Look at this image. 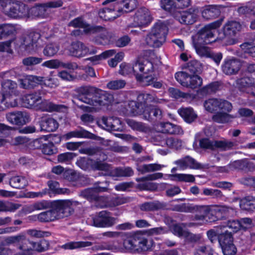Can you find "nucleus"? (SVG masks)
I'll return each mask as SVG.
<instances>
[{"label": "nucleus", "instance_id": "53", "mask_svg": "<svg viewBox=\"0 0 255 255\" xmlns=\"http://www.w3.org/2000/svg\"><path fill=\"white\" fill-rule=\"evenodd\" d=\"M6 244L9 245L13 244H26L27 240L23 234H20L16 236H10L6 238L4 240Z\"/></svg>", "mask_w": 255, "mask_h": 255}, {"label": "nucleus", "instance_id": "49", "mask_svg": "<svg viewBox=\"0 0 255 255\" xmlns=\"http://www.w3.org/2000/svg\"><path fill=\"white\" fill-rule=\"evenodd\" d=\"M92 243L89 241H78L68 242L62 246L65 250H73L78 248L90 247Z\"/></svg>", "mask_w": 255, "mask_h": 255}, {"label": "nucleus", "instance_id": "17", "mask_svg": "<svg viewBox=\"0 0 255 255\" xmlns=\"http://www.w3.org/2000/svg\"><path fill=\"white\" fill-rule=\"evenodd\" d=\"M241 63L237 58H226L222 65L223 72L228 75H235L238 73L241 68Z\"/></svg>", "mask_w": 255, "mask_h": 255}, {"label": "nucleus", "instance_id": "10", "mask_svg": "<svg viewBox=\"0 0 255 255\" xmlns=\"http://www.w3.org/2000/svg\"><path fill=\"white\" fill-rule=\"evenodd\" d=\"M197 12L196 8L191 7L185 10H178L174 14V17L181 24L191 25L197 20Z\"/></svg>", "mask_w": 255, "mask_h": 255}, {"label": "nucleus", "instance_id": "42", "mask_svg": "<svg viewBox=\"0 0 255 255\" xmlns=\"http://www.w3.org/2000/svg\"><path fill=\"white\" fill-rule=\"evenodd\" d=\"M209 208L207 206L194 205L193 204L192 213H196L194 219L197 221L206 220V215L208 213Z\"/></svg>", "mask_w": 255, "mask_h": 255}, {"label": "nucleus", "instance_id": "7", "mask_svg": "<svg viewBox=\"0 0 255 255\" xmlns=\"http://www.w3.org/2000/svg\"><path fill=\"white\" fill-rule=\"evenodd\" d=\"M116 218L112 217L110 212L103 210L99 212L92 218L93 225L98 228H109L115 223Z\"/></svg>", "mask_w": 255, "mask_h": 255}, {"label": "nucleus", "instance_id": "16", "mask_svg": "<svg viewBox=\"0 0 255 255\" xmlns=\"http://www.w3.org/2000/svg\"><path fill=\"white\" fill-rule=\"evenodd\" d=\"M133 74L137 75L148 74L153 70L152 62L142 58H137L133 64Z\"/></svg>", "mask_w": 255, "mask_h": 255}, {"label": "nucleus", "instance_id": "32", "mask_svg": "<svg viewBox=\"0 0 255 255\" xmlns=\"http://www.w3.org/2000/svg\"><path fill=\"white\" fill-rule=\"evenodd\" d=\"M16 32L15 27L10 24H0V39L11 38V42Z\"/></svg>", "mask_w": 255, "mask_h": 255}, {"label": "nucleus", "instance_id": "38", "mask_svg": "<svg viewBox=\"0 0 255 255\" xmlns=\"http://www.w3.org/2000/svg\"><path fill=\"white\" fill-rule=\"evenodd\" d=\"M65 178L75 187H80L86 184V183L84 182L86 178L75 172H72L68 175H66Z\"/></svg>", "mask_w": 255, "mask_h": 255}, {"label": "nucleus", "instance_id": "2", "mask_svg": "<svg viewBox=\"0 0 255 255\" xmlns=\"http://www.w3.org/2000/svg\"><path fill=\"white\" fill-rule=\"evenodd\" d=\"M4 14L13 19L26 16L27 5L20 0H0Z\"/></svg>", "mask_w": 255, "mask_h": 255}, {"label": "nucleus", "instance_id": "40", "mask_svg": "<svg viewBox=\"0 0 255 255\" xmlns=\"http://www.w3.org/2000/svg\"><path fill=\"white\" fill-rule=\"evenodd\" d=\"M164 206L163 203L158 201H154L144 202L140 205L139 208L142 211L151 212L163 209Z\"/></svg>", "mask_w": 255, "mask_h": 255}, {"label": "nucleus", "instance_id": "33", "mask_svg": "<svg viewBox=\"0 0 255 255\" xmlns=\"http://www.w3.org/2000/svg\"><path fill=\"white\" fill-rule=\"evenodd\" d=\"M96 88L92 86L81 87L79 89V99L88 104V99L92 100L93 98L94 94H95Z\"/></svg>", "mask_w": 255, "mask_h": 255}, {"label": "nucleus", "instance_id": "14", "mask_svg": "<svg viewBox=\"0 0 255 255\" xmlns=\"http://www.w3.org/2000/svg\"><path fill=\"white\" fill-rule=\"evenodd\" d=\"M40 34L37 32H30L23 39L21 47L28 53L35 52L38 47L37 42L40 38Z\"/></svg>", "mask_w": 255, "mask_h": 255}, {"label": "nucleus", "instance_id": "28", "mask_svg": "<svg viewBox=\"0 0 255 255\" xmlns=\"http://www.w3.org/2000/svg\"><path fill=\"white\" fill-rule=\"evenodd\" d=\"M47 184L48 188H47V195L50 197L52 195L59 194H68L70 192L69 189L66 188H60V184L58 182L53 180H49L47 181Z\"/></svg>", "mask_w": 255, "mask_h": 255}, {"label": "nucleus", "instance_id": "3", "mask_svg": "<svg viewBox=\"0 0 255 255\" xmlns=\"http://www.w3.org/2000/svg\"><path fill=\"white\" fill-rule=\"evenodd\" d=\"M168 32L167 26L163 22H157L148 34L146 41L153 47H159L165 42Z\"/></svg>", "mask_w": 255, "mask_h": 255}, {"label": "nucleus", "instance_id": "44", "mask_svg": "<svg viewBox=\"0 0 255 255\" xmlns=\"http://www.w3.org/2000/svg\"><path fill=\"white\" fill-rule=\"evenodd\" d=\"M1 87L2 92L10 98L11 95L14 93L17 87V84L12 80L6 79L2 82Z\"/></svg>", "mask_w": 255, "mask_h": 255}, {"label": "nucleus", "instance_id": "48", "mask_svg": "<svg viewBox=\"0 0 255 255\" xmlns=\"http://www.w3.org/2000/svg\"><path fill=\"white\" fill-rule=\"evenodd\" d=\"M220 99L211 98L206 100L204 106L206 111L213 113L219 111Z\"/></svg>", "mask_w": 255, "mask_h": 255}, {"label": "nucleus", "instance_id": "13", "mask_svg": "<svg viewBox=\"0 0 255 255\" xmlns=\"http://www.w3.org/2000/svg\"><path fill=\"white\" fill-rule=\"evenodd\" d=\"M237 85L240 92L250 94L252 97L255 98V92L253 91L255 82L254 78L252 76L247 75L238 79Z\"/></svg>", "mask_w": 255, "mask_h": 255}, {"label": "nucleus", "instance_id": "12", "mask_svg": "<svg viewBox=\"0 0 255 255\" xmlns=\"http://www.w3.org/2000/svg\"><path fill=\"white\" fill-rule=\"evenodd\" d=\"M6 119L9 123L18 126H23L30 121L29 114L22 111L8 113L6 114Z\"/></svg>", "mask_w": 255, "mask_h": 255}, {"label": "nucleus", "instance_id": "6", "mask_svg": "<svg viewBox=\"0 0 255 255\" xmlns=\"http://www.w3.org/2000/svg\"><path fill=\"white\" fill-rule=\"evenodd\" d=\"M28 234L31 237L41 238L44 237H48L50 234L48 232L38 231L36 230H29ZM27 243L31 245L33 250L39 252H44L48 250L49 244L48 242L44 239H40L38 241H30L27 240Z\"/></svg>", "mask_w": 255, "mask_h": 255}, {"label": "nucleus", "instance_id": "45", "mask_svg": "<svg viewBox=\"0 0 255 255\" xmlns=\"http://www.w3.org/2000/svg\"><path fill=\"white\" fill-rule=\"evenodd\" d=\"M232 242H234L233 233L231 232H229L228 230L223 229L218 236V243L220 247Z\"/></svg>", "mask_w": 255, "mask_h": 255}, {"label": "nucleus", "instance_id": "61", "mask_svg": "<svg viewBox=\"0 0 255 255\" xmlns=\"http://www.w3.org/2000/svg\"><path fill=\"white\" fill-rule=\"evenodd\" d=\"M93 160L86 157H80L78 159L76 164L83 170H87L91 168Z\"/></svg>", "mask_w": 255, "mask_h": 255}, {"label": "nucleus", "instance_id": "29", "mask_svg": "<svg viewBox=\"0 0 255 255\" xmlns=\"http://www.w3.org/2000/svg\"><path fill=\"white\" fill-rule=\"evenodd\" d=\"M203 68V65L199 61L191 60L183 66L182 71L200 75L202 72Z\"/></svg>", "mask_w": 255, "mask_h": 255}, {"label": "nucleus", "instance_id": "64", "mask_svg": "<svg viewBox=\"0 0 255 255\" xmlns=\"http://www.w3.org/2000/svg\"><path fill=\"white\" fill-rule=\"evenodd\" d=\"M244 52L251 56L255 57V44L253 42H245L241 45Z\"/></svg>", "mask_w": 255, "mask_h": 255}, {"label": "nucleus", "instance_id": "47", "mask_svg": "<svg viewBox=\"0 0 255 255\" xmlns=\"http://www.w3.org/2000/svg\"><path fill=\"white\" fill-rule=\"evenodd\" d=\"M9 184L12 188L20 189L24 188L27 183L24 177L15 176L10 178Z\"/></svg>", "mask_w": 255, "mask_h": 255}, {"label": "nucleus", "instance_id": "25", "mask_svg": "<svg viewBox=\"0 0 255 255\" xmlns=\"http://www.w3.org/2000/svg\"><path fill=\"white\" fill-rule=\"evenodd\" d=\"M37 106L41 111L48 112H64L67 109V107L64 105L56 104L46 100H41Z\"/></svg>", "mask_w": 255, "mask_h": 255}, {"label": "nucleus", "instance_id": "4", "mask_svg": "<svg viewBox=\"0 0 255 255\" xmlns=\"http://www.w3.org/2000/svg\"><path fill=\"white\" fill-rule=\"evenodd\" d=\"M174 78L182 86L191 89L199 88L203 83V79L200 75L182 71L176 72Z\"/></svg>", "mask_w": 255, "mask_h": 255}, {"label": "nucleus", "instance_id": "59", "mask_svg": "<svg viewBox=\"0 0 255 255\" xmlns=\"http://www.w3.org/2000/svg\"><path fill=\"white\" fill-rule=\"evenodd\" d=\"M216 141H212L206 137L202 138L199 140V146L202 149L214 150L218 148L216 145Z\"/></svg>", "mask_w": 255, "mask_h": 255}, {"label": "nucleus", "instance_id": "56", "mask_svg": "<svg viewBox=\"0 0 255 255\" xmlns=\"http://www.w3.org/2000/svg\"><path fill=\"white\" fill-rule=\"evenodd\" d=\"M155 247V243L152 239H147L143 236L142 238L139 252L151 251Z\"/></svg>", "mask_w": 255, "mask_h": 255}, {"label": "nucleus", "instance_id": "21", "mask_svg": "<svg viewBox=\"0 0 255 255\" xmlns=\"http://www.w3.org/2000/svg\"><path fill=\"white\" fill-rule=\"evenodd\" d=\"M27 11L26 16L32 18H44L48 15L44 3H36L29 8L27 7Z\"/></svg>", "mask_w": 255, "mask_h": 255}, {"label": "nucleus", "instance_id": "27", "mask_svg": "<svg viewBox=\"0 0 255 255\" xmlns=\"http://www.w3.org/2000/svg\"><path fill=\"white\" fill-rule=\"evenodd\" d=\"M161 132L169 134H179L183 133L182 128L178 125L169 122H160L157 126Z\"/></svg>", "mask_w": 255, "mask_h": 255}, {"label": "nucleus", "instance_id": "26", "mask_svg": "<svg viewBox=\"0 0 255 255\" xmlns=\"http://www.w3.org/2000/svg\"><path fill=\"white\" fill-rule=\"evenodd\" d=\"M69 51L72 56L80 58L87 55L89 48L82 42L76 41L72 42Z\"/></svg>", "mask_w": 255, "mask_h": 255}, {"label": "nucleus", "instance_id": "11", "mask_svg": "<svg viewBox=\"0 0 255 255\" xmlns=\"http://www.w3.org/2000/svg\"><path fill=\"white\" fill-rule=\"evenodd\" d=\"M152 19L150 11L144 6L138 8L133 17L136 26L146 27L151 22Z\"/></svg>", "mask_w": 255, "mask_h": 255}, {"label": "nucleus", "instance_id": "8", "mask_svg": "<svg viewBox=\"0 0 255 255\" xmlns=\"http://www.w3.org/2000/svg\"><path fill=\"white\" fill-rule=\"evenodd\" d=\"M113 95L97 88L92 100L88 99V104L93 106H108L113 101Z\"/></svg>", "mask_w": 255, "mask_h": 255}, {"label": "nucleus", "instance_id": "24", "mask_svg": "<svg viewBox=\"0 0 255 255\" xmlns=\"http://www.w3.org/2000/svg\"><path fill=\"white\" fill-rule=\"evenodd\" d=\"M135 77L136 81L144 86H152L156 89H160L162 86V82L157 81V79L154 74L144 76L140 74Z\"/></svg>", "mask_w": 255, "mask_h": 255}, {"label": "nucleus", "instance_id": "36", "mask_svg": "<svg viewBox=\"0 0 255 255\" xmlns=\"http://www.w3.org/2000/svg\"><path fill=\"white\" fill-rule=\"evenodd\" d=\"M42 77L29 75L22 80L21 84L24 89H32L39 84H41L42 81Z\"/></svg>", "mask_w": 255, "mask_h": 255}, {"label": "nucleus", "instance_id": "22", "mask_svg": "<svg viewBox=\"0 0 255 255\" xmlns=\"http://www.w3.org/2000/svg\"><path fill=\"white\" fill-rule=\"evenodd\" d=\"M175 163L182 170L187 168L201 169L203 168V166L201 163L198 162L195 159L189 155L175 161Z\"/></svg>", "mask_w": 255, "mask_h": 255}, {"label": "nucleus", "instance_id": "5", "mask_svg": "<svg viewBox=\"0 0 255 255\" xmlns=\"http://www.w3.org/2000/svg\"><path fill=\"white\" fill-rule=\"evenodd\" d=\"M72 203L69 200L51 201L50 209L54 213L57 220L70 216L73 212Z\"/></svg>", "mask_w": 255, "mask_h": 255}, {"label": "nucleus", "instance_id": "18", "mask_svg": "<svg viewBox=\"0 0 255 255\" xmlns=\"http://www.w3.org/2000/svg\"><path fill=\"white\" fill-rule=\"evenodd\" d=\"M36 125L39 126L40 131L53 132L59 127L57 121L51 117H42L38 119Z\"/></svg>", "mask_w": 255, "mask_h": 255}, {"label": "nucleus", "instance_id": "39", "mask_svg": "<svg viewBox=\"0 0 255 255\" xmlns=\"http://www.w3.org/2000/svg\"><path fill=\"white\" fill-rule=\"evenodd\" d=\"M136 0H123L122 6L118 8L117 12L121 14V16L125 13H128L133 11L137 6Z\"/></svg>", "mask_w": 255, "mask_h": 255}, {"label": "nucleus", "instance_id": "54", "mask_svg": "<svg viewBox=\"0 0 255 255\" xmlns=\"http://www.w3.org/2000/svg\"><path fill=\"white\" fill-rule=\"evenodd\" d=\"M221 86V82L214 81L203 87L201 92L206 94L215 93L219 90Z\"/></svg>", "mask_w": 255, "mask_h": 255}, {"label": "nucleus", "instance_id": "15", "mask_svg": "<svg viewBox=\"0 0 255 255\" xmlns=\"http://www.w3.org/2000/svg\"><path fill=\"white\" fill-rule=\"evenodd\" d=\"M242 28V25L240 22L228 20L223 26L222 30L225 37L233 39L239 34Z\"/></svg>", "mask_w": 255, "mask_h": 255}, {"label": "nucleus", "instance_id": "50", "mask_svg": "<svg viewBox=\"0 0 255 255\" xmlns=\"http://www.w3.org/2000/svg\"><path fill=\"white\" fill-rule=\"evenodd\" d=\"M128 126L132 129L140 132H146L147 128L144 123L135 121L134 120L128 119L126 120Z\"/></svg>", "mask_w": 255, "mask_h": 255}, {"label": "nucleus", "instance_id": "57", "mask_svg": "<svg viewBox=\"0 0 255 255\" xmlns=\"http://www.w3.org/2000/svg\"><path fill=\"white\" fill-rule=\"evenodd\" d=\"M77 155V154L74 152H64L58 155L57 161L59 163L69 164Z\"/></svg>", "mask_w": 255, "mask_h": 255}, {"label": "nucleus", "instance_id": "60", "mask_svg": "<svg viewBox=\"0 0 255 255\" xmlns=\"http://www.w3.org/2000/svg\"><path fill=\"white\" fill-rule=\"evenodd\" d=\"M241 223L239 222V220H228L225 226H223V229L227 230L226 228H228L233 234L237 233L241 229Z\"/></svg>", "mask_w": 255, "mask_h": 255}, {"label": "nucleus", "instance_id": "37", "mask_svg": "<svg viewBox=\"0 0 255 255\" xmlns=\"http://www.w3.org/2000/svg\"><path fill=\"white\" fill-rule=\"evenodd\" d=\"M236 117L225 112H217L212 117V121L219 124H227L232 121Z\"/></svg>", "mask_w": 255, "mask_h": 255}, {"label": "nucleus", "instance_id": "63", "mask_svg": "<svg viewBox=\"0 0 255 255\" xmlns=\"http://www.w3.org/2000/svg\"><path fill=\"white\" fill-rule=\"evenodd\" d=\"M214 250L209 246H202L196 248L194 255H213Z\"/></svg>", "mask_w": 255, "mask_h": 255}, {"label": "nucleus", "instance_id": "23", "mask_svg": "<svg viewBox=\"0 0 255 255\" xmlns=\"http://www.w3.org/2000/svg\"><path fill=\"white\" fill-rule=\"evenodd\" d=\"M221 6L219 5H206L201 8L202 16L206 20L216 18L221 14Z\"/></svg>", "mask_w": 255, "mask_h": 255}, {"label": "nucleus", "instance_id": "55", "mask_svg": "<svg viewBox=\"0 0 255 255\" xmlns=\"http://www.w3.org/2000/svg\"><path fill=\"white\" fill-rule=\"evenodd\" d=\"M41 152L45 155H52L58 152V148L53 142L48 141L47 143H44Z\"/></svg>", "mask_w": 255, "mask_h": 255}, {"label": "nucleus", "instance_id": "20", "mask_svg": "<svg viewBox=\"0 0 255 255\" xmlns=\"http://www.w3.org/2000/svg\"><path fill=\"white\" fill-rule=\"evenodd\" d=\"M42 91L38 90L33 93L24 95L21 101L24 106L27 108H31L38 105L42 97Z\"/></svg>", "mask_w": 255, "mask_h": 255}, {"label": "nucleus", "instance_id": "41", "mask_svg": "<svg viewBox=\"0 0 255 255\" xmlns=\"http://www.w3.org/2000/svg\"><path fill=\"white\" fill-rule=\"evenodd\" d=\"M241 208L249 212L255 210V198L252 196H247L243 198L240 202Z\"/></svg>", "mask_w": 255, "mask_h": 255}, {"label": "nucleus", "instance_id": "58", "mask_svg": "<svg viewBox=\"0 0 255 255\" xmlns=\"http://www.w3.org/2000/svg\"><path fill=\"white\" fill-rule=\"evenodd\" d=\"M114 173L117 177H130L134 174V171L130 167L116 168Z\"/></svg>", "mask_w": 255, "mask_h": 255}, {"label": "nucleus", "instance_id": "34", "mask_svg": "<svg viewBox=\"0 0 255 255\" xmlns=\"http://www.w3.org/2000/svg\"><path fill=\"white\" fill-rule=\"evenodd\" d=\"M232 208L225 206H216L213 207L212 214H214L216 217V221L225 219L231 215V211H233Z\"/></svg>", "mask_w": 255, "mask_h": 255}, {"label": "nucleus", "instance_id": "35", "mask_svg": "<svg viewBox=\"0 0 255 255\" xmlns=\"http://www.w3.org/2000/svg\"><path fill=\"white\" fill-rule=\"evenodd\" d=\"M17 105L16 100L14 99L12 101L9 96L3 92H0V112L3 111L9 108L15 107Z\"/></svg>", "mask_w": 255, "mask_h": 255}, {"label": "nucleus", "instance_id": "30", "mask_svg": "<svg viewBox=\"0 0 255 255\" xmlns=\"http://www.w3.org/2000/svg\"><path fill=\"white\" fill-rule=\"evenodd\" d=\"M177 112L184 121L188 124H191L197 118V115L191 107H182L178 109Z\"/></svg>", "mask_w": 255, "mask_h": 255}, {"label": "nucleus", "instance_id": "52", "mask_svg": "<svg viewBox=\"0 0 255 255\" xmlns=\"http://www.w3.org/2000/svg\"><path fill=\"white\" fill-rule=\"evenodd\" d=\"M37 218L39 221L43 223L50 222L57 220L54 215V213L52 212L51 209L39 214Z\"/></svg>", "mask_w": 255, "mask_h": 255}, {"label": "nucleus", "instance_id": "43", "mask_svg": "<svg viewBox=\"0 0 255 255\" xmlns=\"http://www.w3.org/2000/svg\"><path fill=\"white\" fill-rule=\"evenodd\" d=\"M159 3L162 9L168 12L173 16L175 12L178 11L175 0H160Z\"/></svg>", "mask_w": 255, "mask_h": 255}, {"label": "nucleus", "instance_id": "51", "mask_svg": "<svg viewBox=\"0 0 255 255\" xmlns=\"http://www.w3.org/2000/svg\"><path fill=\"white\" fill-rule=\"evenodd\" d=\"M59 50V46L55 43H49L46 44L43 49V53L45 56L50 57L57 54Z\"/></svg>", "mask_w": 255, "mask_h": 255}, {"label": "nucleus", "instance_id": "19", "mask_svg": "<svg viewBox=\"0 0 255 255\" xmlns=\"http://www.w3.org/2000/svg\"><path fill=\"white\" fill-rule=\"evenodd\" d=\"M143 235L135 233L132 235L128 237L127 239L124 240L123 245L125 248L130 252L137 251L139 252L141 241Z\"/></svg>", "mask_w": 255, "mask_h": 255}, {"label": "nucleus", "instance_id": "46", "mask_svg": "<svg viewBox=\"0 0 255 255\" xmlns=\"http://www.w3.org/2000/svg\"><path fill=\"white\" fill-rule=\"evenodd\" d=\"M129 112L133 116L142 115L143 105L141 102L130 101L128 104Z\"/></svg>", "mask_w": 255, "mask_h": 255}, {"label": "nucleus", "instance_id": "31", "mask_svg": "<svg viewBox=\"0 0 255 255\" xmlns=\"http://www.w3.org/2000/svg\"><path fill=\"white\" fill-rule=\"evenodd\" d=\"M100 17L105 21H113L121 16L115 7H104L99 12Z\"/></svg>", "mask_w": 255, "mask_h": 255}, {"label": "nucleus", "instance_id": "62", "mask_svg": "<svg viewBox=\"0 0 255 255\" xmlns=\"http://www.w3.org/2000/svg\"><path fill=\"white\" fill-rule=\"evenodd\" d=\"M224 255H235L237 252L236 247L232 242L228 244L221 247Z\"/></svg>", "mask_w": 255, "mask_h": 255}, {"label": "nucleus", "instance_id": "9", "mask_svg": "<svg viewBox=\"0 0 255 255\" xmlns=\"http://www.w3.org/2000/svg\"><path fill=\"white\" fill-rule=\"evenodd\" d=\"M143 119L155 125L163 117V112L157 105H148L144 106L142 111Z\"/></svg>", "mask_w": 255, "mask_h": 255}, {"label": "nucleus", "instance_id": "1", "mask_svg": "<svg viewBox=\"0 0 255 255\" xmlns=\"http://www.w3.org/2000/svg\"><path fill=\"white\" fill-rule=\"evenodd\" d=\"M192 39L196 53L201 56L205 55L208 52V48L205 45L216 40L215 34L205 25L199 29L196 34L192 36Z\"/></svg>", "mask_w": 255, "mask_h": 255}]
</instances>
